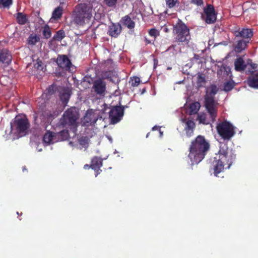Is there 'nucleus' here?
<instances>
[{"label": "nucleus", "instance_id": "nucleus-1", "mask_svg": "<svg viewBox=\"0 0 258 258\" xmlns=\"http://www.w3.org/2000/svg\"><path fill=\"white\" fill-rule=\"evenodd\" d=\"M235 158L236 155L232 149L228 147L227 144L221 143L218 155L214 158L212 162L214 175L218 176V174L223 171L225 166H227L226 168H229Z\"/></svg>", "mask_w": 258, "mask_h": 258}, {"label": "nucleus", "instance_id": "nucleus-2", "mask_svg": "<svg viewBox=\"0 0 258 258\" xmlns=\"http://www.w3.org/2000/svg\"><path fill=\"white\" fill-rule=\"evenodd\" d=\"M209 149L210 144L204 136L199 135L192 140L188 149V155L191 165L197 164L202 161Z\"/></svg>", "mask_w": 258, "mask_h": 258}, {"label": "nucleus", "instance_id": "nucleus-3", "mask_svg": "<svg viewBox=\"0 0 258 258\" xmlns=\"http://www.w3.org/2000/svg\"><path fill=\"white\" fill-rule=\"evenodd\" d=\"M93 14V7L91 5L78 4L72 11L71 22L77 27H83L90 22Z\"/></svg>", "mask_w": 258, "mask_h": 258}, {"label": "nucleus", "instance_id": "nucleus-4", "mask_svg": "<svg viewBox=\"0 0 258 258\" xmlns=\"http://www.w3.org/2000/svg\"><path fill=\"white\" fill-rule=\"evenodd\" d=\"M174 42L178 45H188L190 40L189 29L180 20L173 26Z\"/></svg>", "mask_w": 258, "mask_h": 258}, {"label": "nucleus", "instance_id": "nucleus-5", "mask_svg": "<svg viewBox=\"0 0 258 258\" xmlns=\"http://www.w3.org/2000/svg\"><path fill=\"white\" fill-rule=\"evenodd\" d=\"M79 114L75 107H71L67 109L60 119V123L63 126H68L72 129L73 132L77 131V120Z\"/></svg>", "mask_w": 258, "mask_h": 258}, {"label": "nucleus", "instance_id": "nucleus-6", "mask_svg": "<svg viewBox=\"0 0 258 258\" xmlns=\"http://www.w3.org/2000/svg\"><path fill=\"white\" fill-rule=\"evenodd\" d=\"M216 129L219 135L224 140H230L235 134V127L227 120L218 123Z\"/></svg>", "mask_w": 258, "mask_h": 258}, {"label": "nucleus", "instance_id": "nucleus-7", "mask_svg": "<svg viewBox=\"0 0 258 258\" xmlns=\"http://www.w3.org/2000/svg\"><path fill=\"white\" fill-rule=\"evenodd\" d=\"M208 115L205 112H201L198 115V120L200 123L203 124H212L216 120L218 115V108L212 107L208 109L207 106H204Z\"/></svg>", "mask_w": 258, "mask_h": 258}, {"label": "nucleus", "instance_id": "nucleus-8", "mask_svg": "<svg viewBox=\"0 0 258 258\" xmlns=\"http://www.w3.org/2000/svg\"><path fill=\"white\" fill-rule=\"evenodd\" d=\"M218 91V88L215 85H211L206 90L204 96V106L208 109L212 107L218 108V103L215 99V96Z\"/></svg>", "mask_w": 258, "mask_h": 258}, {"label": "nucleus", "instance_id": "nucleus-9", "mask_svg": "<svg viewBox=\"0 0 258 258\" xmlns=\"http://www.w3.org/2000/svg\"><path fill=\"white\" fill-rule=\"evenodd\" d=\"M30 124L28 119L25 117L17 116L14 122L11 124L12 128L16 130L21 136L25 135L29 127Z\"/></svg>", "mask_w": 258, "mask_h": 258}, {"label": "nucleus", "instance_id": "nucleus-10", "mask_svg": "<svg viewBox=\"0 0 258 258\" xmlns=\"http://www.w3.org/2000/svg\"><path fill=\"white\" fill-rule=\"evenodd\" d=\"M124 114V107L115 106L112 107L109 112V117L111 123L116 124L122 118Z\"/></svg>", "mask_w": 258, "mask_h": 258}, {"label": "nucleus", "instance_id": "nucleus-11", "mask_svg": "<svg viewBox=\"0 0 258 258\" xmlns=\"http://www.w3.org/2000/svg\"><path fill=\"white\" fill-rule=\"evenodd\" d=\"M92 89L97 95L103 97L105 94L106 83L103 79H97L93 82Z\"/></svg>", "mask_w": 258, "mask_h": 258}, {"label": "nucleus", "instance_id": "nucleus-12", "mask_svg": "<svg viewBox=\"0 0 258 258\" xmlns=\"http://www.w3.org/2000/svg\"><path fill=\"white\" fill-rule=\"evenodd\" d=\"M204 13L206 16L203 15L202 18L205 19L207 24H213L216 21V14L214 7L211 5H208L204 10Z\"/></svg>", "mask_w": 258, "mask_h": 258}, {"label": "nucleus", "instance_id": "nucleus-13", "mask_svg": "<svg viewBox=\"0 0 258 258\" xmlns=\"http://www.w3.org/2000/svg\"><path fill=\"white\" fill-rule=\"evenodd\" d=\"M56 62L59 67L66 71H69L72 66L71 60L66 55H58Z\"/></svg>", "mask_w": 258, "mask_h": 258}, {"label": "nucleus", "instance_id": "nucleus-14", "mask_svg": "<svg viewBox=\"0 0 258 258\" xmlns=\"http://www.w3.org/2000/svg\"><path fill=\"white\" fill-rule=\"evenodd\" d=\"M122 27L119 23H112L108 28L107 34L113 37H117L121 33Z\"/></svg>", "mask_w": 258, "mask_h": 258}, {"label": "nucleus", "instance_id": "nucleus-15", "mask_svg": "<svg viewBox=\"0 0 258 258\" xmlns=\"http://www.w3.org/2000/svg\"><path fill=\"white\" fill-rule=\"evenodd\" d=\"M12 59V55L8 50L3 49L0 50V62L8 65L11 62Z\"/></svg>", "mask_w": 258, "mask_h": 258}, {"label": "nucleus", "instance_id": "nucleus-16", "mask_svg": "<svg viewBox=\"0 0 258 258\" xmlns=\"http://www.w3.org/2000/svg\"><path fill=\"white\" fill-rule=\"evenodd\" d=\"M234 34L236 37L250 38L253 35V32L250 29L243 28L241 30L235 31Z\"/></svg>", "mask_w": 258, "mask_h": 258}, {"label": "nucleus", "instance_id": "nucleus-17", "mask_svg": "<svg viewBox=\"0 0 258 258\" xmlns=\"http://www.w3.org/2000/svg\"><path fill=\"white\" fill-rule=\"evenodd\" d=\"M195 126L196 124L193 120L191 119H187L185 121L184 130L187 137H190L193 135Z\"/></svg>", "mask_w": 258, "mask_h": 258}, {"label": "nucleus", "instance_id": "nucleus-18", "mask_svg": "<svg viewBox=\"0 0 258 258\" xmlns=\"http://www.w3.org/2000/svg\"><path fill=\"white\" fill-rule=\"evenodd\" d=\"M247 83L249 87L258 89V73L251 74L248 78Z\"/></svg>", "mask_w": 258, "mask_h": 258}, {"label": "nucleus", "instance_id": "nucleus-19", "mask_svg": "<svg viewBox=\"0 0 258 258\" xmlns=\"http://www.w3.org/2000/svg\"><path fill=\"white\" fill-rule=\"evenodd\" d=\"M102 166V160L97 156L94 157L91 160V168L96 170L100 168Z\"/></svg>", "mask_w": 258, "mask_h": 258}, {"label": "nucleus", "instance_id": "nucleus-20", "mask_svg": "<svg viewBox=\"0 0 258 258\" xmlns=\"http://www.w3.org/2000/svg\"><path fill=\"white\" fill-rule=\"evenodd\" d=\"M234 66L235 70L239 72L244 71L246 67L244 61L241 57H239L235 60Z\"/></svg>", "mask_w": 258, "mask_h": 258}, {"label": "nucleus", "instance_id": "nucleus-21", "mask_svg": "<svg viewBox=\"0 0 258 258\" xmlns=\"http://www.w3.org/2000/svg\"><path fill=\"white\" fill-rule=\"evenodd\" d=\"M122 24L130 29H133L135 27V23L131 19L128 15L122 18Z\"/></svg>", "mask_w": 258, "mask_h": 258}, {"label": "nucleus", "instance_id": "nucleus-22", "mask_svg": "<svg viewBox=\"0 0 258 258\" xmlns=\"http://www.w3.org/2000/svg\"><path fill=\"white\" fill-rule=\"evenodd\" d=\"M55 134L54 133L47 131L43 136V143L46 144L47 145L50 144L52 143V140L53 137L55 136Z\"/></svg>", "mask_w": 258, "mask_h": 258}, {"label": "nucleus", "instance_id": "nucleus-23", "mask_svg": "<svg viewBox=\"0 0 258 258\" xmlns=\"http://www.w3.org/2000/svg\"><path fill=\"white\" fill-rule=\"evenodd\" d=\"M63 11V8L62 6H59L56 8L52 13V18L55 20L59 19L62 17Z\"/></svg>", "mask_w": 258, "mask_h": 258}, {"label": "nucleus", "instance_id": "nucleus-24", "mask_svg": "<svg viewBox=\"0 0 258 258\" xmlns=\"http://www.w3.org/2000/svg\"><path fill=\"white\" fill-rule=\"evenodd\" d=\"M249 41H245L244 40H240L237 41V43L235 47V50L237 52H241L242 50L246 48L247 43Z\"/></svg>", "mask_w": 258, "mask_h": 258}, {"label": "nucleus", "instance_id": "nucleus-25", "mask_svg": "<svg viewBox=\"0 0 258 258\" xmlns=\"http://www.w3.org/2000/svg\"><path fill=\"white\" fill-rule=\"evenodd\" d=\"M16 19L17 23L20 25H24L28 21L27 16L21 12L17 14Z\"/></svg>", "mask_w": 258, "mask_h": 258}, {"label": "nucleus", "instance_id": "nucleus-26", "mask_svg": "<svg viewBox=\"0 0 258 258\" xmlns=\"http://www.w3.org/2000/svg\"><path fill=\"white\" fill-rule=\"evenodd\" d=\"M206 84V80L204 75L199 74L197 76V85L198 88H200L205 86Z\"/></svg>", "mask_w": 258, "mask_h": 258}, {"label": "nucleus", "instance_id": "nucleus-27", "mask_svg": "<svg viewBox=\"0 0 258 258\" xmlns=\"http://www.w3.org/2000/svg\"><path fill=\"white\" fill-rule=\"evenodd\" d=\"M200 107V104L198 102L191 104L189 108L190 114H195L197 113L199 110Z\"/></svg>", "mask_w": 258, "mask_h": 258}, {"label": "nucleus", "instance_id": "nucleus-28", "mask_svg": "<svg viewBox=\"0 0 258 258\" xmlns=\"http://www.w3.org/2000/svg\"><path fill=\"white\" fill-rule=\"evenodd\" d=\"M71 94L68 90L64 91L60 95V99L64 103H67L70 98Z\"/></svg>", "mask_w": 258, "mask_h": 258}, {"label": "nucleus", "instance_id": "nucleus-29", "mask_svg": "<svg viewBox=\"0 0 258 258\" xmlns=\"http://www.w3.org/2000/svg\"><path fill=\"white\" fill-rule=\"evenodd\" d=\"M40 38L36 35L31 34L28 38V44L31 45H34L37 42L39 41Z\"/></svg>", "mask_w": 258, "mask_h": 258}, {"label": "nucleus", "instance_id": "nucleus-30", "mask_svg": "<svg viewBox=\"0 0 258 258\" xmlns=\"http://www.w3.org/2000/svg\"><path fill=\"white\" fill-rule=\"evenodd\" d=\"M66 36L64 31L63 30L57 31L53 36V39L58 41H61Z\"/></svg>", "mask_w": 258, "mask_h": 258}, {"label": "nucleus", "instance_id": "nucleus-31", "mask_svg": "<svg viewBox=\"0 0 258 258\" xmlns=\"http://www.w3.org/2000/svg\"><path fill=\"white\" fill-rule=\"evenodd\" d=\"M42 35L44 36V37L46 39H48L51 37V32L50 27L48 25H45L43 27L42 30Z\"/></svg>", "mask_w": 258, "mask_h": 258}, {"label": "nucleus", "instance_id": "nucleus-32", "mask_svg": "<svg viewBox=\"0 0 258 258\" xmlns=\"http://www.w3.org/2000/svg\"><path fill=\"white\" fill-rule=\"evenodd\" d=\"M235 86V83L233 81H229L224 84V90L225 92L231 91Z\"/></svg>", "mask_w": 258, "mask_h": 258}, {"label": "nucleus", "instance_id": "nucleus-33", "mask_svg": "<svg viewBox=\"0 0 258 258\" xmlns=\"http://www.w3.org/2000/svg\"><path fill=\"white\" fill-rule=\"evenodd\" d=\"M12 3L13 0H0V9H9Z\"/></svg>", "mask_w": 258, "mask_h": 258}, {"label": "nucleus", "instance_id": "nucleus-34", "mask_svg": "<svg viewBox=\"0 0 258 258\" xmlns=\"http://www.w3.org/2000/svg\"><path fill=\"white\" fill-rule=\"evenodd\" d=\"M97 119L93 114H87L84 117V121L85 122L90 124H94L96 122Z\"/></svg>", "mask_w": 258, "mask_h": 258}, {"label": "nucleus", "instance_id": "nucleus-35", "mask_svg": "<svg viewBox=\"0 0 258 258\" xmlns=\"http://www.w3.org/2000/svg\"><path fill=\"white\" fill-rule=\"evenodd\" d=\"M141 82L140 78L138 77H133L130 78L129 84L133 87L138 86Z\"/></svg>", "mask_w": 258, "mask_h": 258}, {"label": "nucleus", "instance_id": "nucleus-36", "mask_svg": "<svg viewBox=\"0 0 258 258\" xmlns=\"http://www.w3.org/2000/svg\"><path fill=\"white\" fill-rule=\"evenodd\" d=\"M58 136L62 141L67 140L69 137V133L68 130H63L58 134Z\"/></svg>", "mask_w": 258, "mask_h": 258}, {"label": "nucleus", "instance_id": "nucleus-37", "mask_svg": "<svg viewBox=\"0 0 258 258\" xmlns=\"http://www.w3.org/2000/svg\"><path fill=\"white\" fill-rule=\"evenodd\" d=\"M118 0H103L104 3L108 7L115 8Z\"/></svg>", "mask_w": 258, "mask_h": 258}, {"label": "nucleus", "instance_id": "nucleus-38", "mask_svg": "<svg viewBox=\"0 0 258 258\" xmlns=\"http://www.w3.org/2000/svg\"><path fill=\"white\" fill-rule=\"evenodd\" d=\"M166 6L169 9L174 8L176 4L178 3V0H165Z\"/></svg>", "mask_w": 258, "mask_h": 258}, {"label": "nucleus", "instance_id": "nucleus-39", "mask_svg": "<svg viewBox=\"0 0 258 258\" xmlns=\"http://www.w3.org/2000/svg\"><path fill=\"white\" fill-rule=\"evenodd\" d=\"M89 139L87 137H82L79 139V143L82 146H85L89 143Z\"/></svg>", "mask_w": 258, "mask_h": 258}, {"label": "nucleus", "instance_id": "nucleus-40", "mask_svg": "<svg viewBox=\"0 0 258 258\" xmlns=\"http://www.w3.org/2000/svg\"><path fill=\"white\" fill-rule=\"evenodd\" d=\"M42 64H43V63H42V61L41 60L38 59L37 60V62L35 63H34V67L35 69H36L38 70L42 71L43 69Z\"/></svg>", "mask_w": 258, "mask_h": 258}, {"label": "nucleus", "instance_id": "nucleus-41", "mask_svg": "<svg viewBox=\"0 0 258 258\" xmlns=\"http://www.w3.org/2000/svg\"><path fill=\"white\" fill-rule=\"evenodd\" d=\"M149 34L155 39L159 35V32L155 28H152L149 31Z\"/></svg>", "mask_w": 258, "mask_h": 258}, {"label": "nucleus", "instance_id": "nucleus-42", "mask_svg": "<svg viewBox=\"0 0 258 258\" xmlns=\"http://www.w3.org/2000/svg\"><path fill=\"white\" fill-rule=\"evenodd\" d=\"M101 79L111 80V76L110 72H106L102 74V78Z\"/></svg>", "mask_w": 258, "mask_h": 258}, {"label": "nucleus", "instance_id": "nucleus-43", "mask_svg": "<svg viewBox=\"0 0 258 258\" xmlns=\"http://www.w3.org/2000/svg\"><path fill=\"white\" fill-rule=\"evenodd\" d=\"M191 4L197 5V6H202L203 5V0H191Z\"/></svg>", "mask_w": 258, "mask_h": 258}, {"label": "nucleus", "instance_id": "nucleus-44", "mask_svg": "<svg viewBox=\"0 0 258 258\" xmlns=\"http://www.w3.org/2000/svg\"><path fill=\"white\" fill-rule=\"evenodd\" d=\"M55 91V86L54 85H51L48 88V92L50 94H53L54 93Z\"/></svg>", "mask_w": 258, "mask_h": 258}, {"label": "nucleus", "instance_id": "nucleus-45", "mask_svg": "<svg viewBox=\"0 0 258 258\" xmlns=\"http://www.w3.org/2000/svg\"><path fill=\"white\" fill-rule=\"evenodd\" d=\"M95 172V176L97 177L98 174L100 173V172L102 171V170L100 169V168L97 169L96 170H94Z\"/></svg>", "mask_w": 258, "mask_h": 258}, {"label": "nucleus", "instance_id": "nucleus-46", "mask_svg": "<svg viewBox=\"0 0 258 258\" xmlns=\"http://www.w3.org/2000/svg\"><path fill=\"white\" fill-rule=\"evenodd\" d=\"M91 168V164L89 165V164H85L84 166V168L85 169H88Z\"/></svg>", "mask_w": 258, "mask_h": 258}, {"label": "nucleus", "instance_id": "nucleus-47", "mask_svg": "<svg viewBox=\"0 0 258 258\" xmlns=\"http://www.w3.org/2000/svg\"><path fill=\"white\" fill-rule=\"evenodd\" d=\"M145 41L146 42V43H147V44H150V43H151V41H150V40H148L147 38H146V37L145 38Z\"/></svg>", "mask_w": 258, "mask_h": 258}, {"label": "nucleus", "instance_id": "nucleus-48", "mask_svg": "<svg viewBox=\"0 0 258 258\" xmlns=\"http://www.w3.org/2000/svg\"><path fill=\"white\" fill-rule=\"evenodd\" d=\"M159 128V126H154L153 128H152V130L153 131H155V130H157Z\"/></svg>", "mask_w": 258, "mask_h": 258}, {"label": "nucleus", "instance_id": "nucleus-49", "mask_svg": "<svg viewBox=\"0 0 258 258\" xmlns=\"http://www.w3.org/2000/svg\"><path fill=\"white\" fill-rule=\"evenodd\" d=\"M194 58H196V59H199V56L198 55H195Z\"/></svg>", "mask_w": 258, "mask_h": 258}, {"label": "nucleus", "instance_id": "nucleus-50", "mask_svg": "<svg viewBox=\"0 0 258 258\" xmlns=\"http://www.w3.org/2000/svg\"><path fill=\"white\" fill-rule=\"evenodd\" d=\"M175 46V45H173V44H172V45L170 46V47H173V48H174Z\"/></svg>", "mask_w": 258, "mask_h": 258}, {"label": "nucleus", "instance_id": "nucleus-51", "mask_svg": "<svg viewBox=\"0 0 258 258\" xmlns=\"http://www.w3.org/2000/svg\"><path fill=\"white\" fill-rule=\"evenodd\" d=\"M27 170L26 168V167H24L23 168V170Z\"/></svg>", "mask_w": 258, "mask_h": 258}, {"label": "nucleus", "instance_id": "nucleus-52", "mask_svg": "<svg viewBox=\"0 0 258 258\" xmlns=\"http://www.w3.org/2000/svg\"><path fill=\"white\" fill-rule=\"evenodd\" d=\"M255 64H254V66H252L253 69H255L256 67H255Z\"/></svg>", "mask_w": 258, "mask_h": 258}, {"label": "nucleus", "instance_id": "nucleus-53", "mask_svg": "<svg viewBox=\"0 0 258 258\" xmlns=\"http://www.w3.org/2000/svg\"><path fill=\"white\" fill-rule=\"evenodd\" d=\"M149 133H148L147 135V137H149Z\"/></svg>", "mask_w": 258, "mask_h": 258}, {"label": "nucleus", "instance_id": "nucleus-54", "mask_svg": "<svg viewBox=\"0 0 258 258\" xmlns=\"http://www.w3.org/2000/svg\"><path fill=\"white\" fill-rule=\"evenodd\" d=\"M149 133H148L147 135V137H149Z\"/></svg>", "mask_w": 258, "mask_h": 258}, {"label": "nucleus", "instance_id": "nucleus-55", "mask_svg": "<svg viewBox=\"0 0 258 258\" xmlns=\"http://www.w3.org/2000/svg\"><path fill=\"white\" fill-rule=\"evenodd\" d=\"M144 91H145V89L143 90V92H144Z\"/></svg>", "mask_w": 258, "mask_h": 258}, {"label": "nucleus", "instance_id": "nucleus-56", "mask_svg": "<svg viewBox=\"0 0 258 258\" xmlns=\"http://www.w3.org/2000/svg\"><path fill=\"white\" fill-rule=\"evenodd\" d=\"M17 214L19 215H20V213H19V212H17Z\"/></svg>", "mask_w": 258, "mask_h": 258}, {"label": "nucleus", "instance_id": "nucleus-57", "mask_svg": "<svg viewBox=\"0 0 258 258\" xmlns=\"http://www.w3.org/2000/svg\"><path fill=\"white\" fill-rule=\"evenodd\" d=\"M17 214L19 215H20V213H19V212H17Z\"/></svg>", "mask_w": 258, "mask_h": 258}]
</instances>
